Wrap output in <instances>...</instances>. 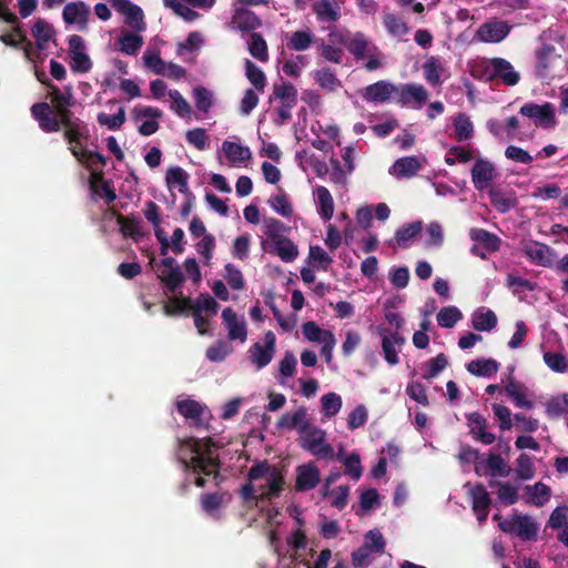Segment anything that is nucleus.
<instances>
[{
    "mask_svg": "<svg viewBox=\"0 0 568 568\" xmlns=\"http://www.w3.org/2000/svg\"><path fill=\"white\" fill-rule=\"evenodd\" d=\"M284 484L285 481L282 473L274 468L268 476L267 490L260 495V499L270 500L272 498L278 497L284 488Z\"/></svg>",
    "mask_w": 568,
    "mask_h": 568,
    "instance_id": "obj_39",
    "label": "nucleus"
},
{
    "mask_svg": "<svg viewBox=\"0 0 568 568\" xmlns=\"http://www.w3.org/2000/svg\"><path fill=\"white\" fill-rule=\"evenodd\" d=\"M31 32L36 38V45L39 50H43L44 44L49 42L55 33L53 26L42 18H38L34 21Z\"/></svg>",
    "mask_w": 568,
    "mask_h": 568,
    "instance_id": "obj_30",
    "label": "nucleus"
},
{
    "mask_svg": "<svg viewBox=\"0 0 568 568\" xmlns=\"http://www.w3.org/2000/svg\"><path fill=\"white\" fill-rule=\"evenodd\" d=\"M510 32V27L506 21L486 22L477 30V37L484 42L497 43L503 41Z\"/></svg>",
    "mask_w": 568,
    "mask_h": 568,
    "instance_id": "obj_16",
    "label": "nucleus"
},
{
    "mask_svg": "<svg viewBox=\"0 0 568 568\" xmlns=\"http://www.w3.org/2000/svg\"><path fill=\"white\" fill-rule=\"evenodd\" d=\"M316 197L320 205L318 214L324 221H329L334 214V200L325 186L316 187Z\"/></svg>",
    "mask_w": 568,
    "mask_h": 568,
    "instance_id": "obj_41",
    "label": "nucleus"
},
{
    "mask_svg": "<svg viewBox=\"0 0 568 568\" xmlns=\"http://www.w3.org/2000/svg\"><path fill=\"white\" fill-rule=\"evenodd\" d=\"M488 196L491 205L499 213L509 212L518 203L517 197L514 195V193L507 194L495 187L489 189Z\"/></svg>",
    "mask_w": 568,
    "mask_h": 568,
    "instance_id": "obj_26",
    "label": "nucleus"
},
{
    "mask_svg": "<svg viewBox=\"0 0 568 568\" xmlns=\"http://www.w3.org/2000/svg\"><path fill=\"white\" fill-rule=\"evenodd\" d=\"M344 474L351 479L357 481L363 475V467L361 464V457L357 453L353 452L343 459Z\"/></svg>",
    "mask_w": 568,
    "mask_h": 568,
    "instance_id": "obj_56",
    "label": "nucleus"
},
{
    "mask_svg": "<svg viewBox=\"0 0 568 568\" xmlns=\"http://www.w3.org/2000/svg\"><path fill=\"white\" fill-rule=\"evenodd\" d=\"M314 80L322 89L329 92H334L342 87L341 80L327 67L316 70L314 73Z\"/></svg>",
    "mask_w": 568,
    "mask_h": 568,
    "instance_id": "obj_38",
    "label": "nucleus"
},
{
    "mask_svg": "<svg viewBox=\"0 0 568 568\" xmlns=\"http://www.w3.org/2000/svg\"><path fill=\"white\" fill-rule=\"evenodd\" d=\"M275 343L274 333L268 331L265 334L264 344L256 342L250 347V358L256 368L261 369L272 362L275 353Z\"/></svg>",
    "mask_w": 568,
    "mask_h": 568,
    "instance_id": "obj_6",
    "label": "nucleus"
},
{
    "mask_svg": "<svg viewBox=\"0 0 568 568\" xmlns=\"http://www.w3.org/2000/svg\"><path fill=\"white\" fill-rule=\"evenodd\" d=\"M497 325V316L491 310H477L473 315V327L479 332H489Z\"/></svg>",
    "mask_w": 568,
    "mask_h": 568,
    "instance_id": "obj_36",
    "label": "nucleus"
},
{
    "mask_svg": "<svg viewBox=\"0 0 568 568\" xmlns=\"http://www.w3.org/2000/svg\"><path fill=\"white\" fill-rule=\"evenodd\" d=\"M54 110L47 102L34 103L31 106V114L38 121L40 129L45 133H53L60 131V122H58L57 114L53 115Z\"/></svg>",
    "mask_w": 568,
    "mask_h": 568,
    "instance_id": "obj_11",
    "label": "nucleus"
},
{
    "mask_svg": "<svg viewBox=\"0 0 568 568\" xmlns=\"http://www.w3.org/2000/svg\"><path fill=\"white\" fill-rule=\"evenodd\" d=\"M375 552L368 548V545H362L359 548L354 550L351 555L352 566L354 568H366L374 560Z\"/></svg>",
    "mask_w": 568,
    "mask_h": 568,
    "instance_id": "obj_61",
    "label": "nucleus"
},
{
    "mask_svg": "<svg viewBox=\"0 0 568 568\" xmlns=\"http://www.w3.org/2000/svg\"><path fill=\"white\" fill-rule=\"evenodd\" d=\"M111 6L121 14L125 16V23L142 31L145 28L142 9L130 0H109Z\"/></svg>",
    "mask_w": 568,
    "mask_h": 568,
    "instance_id": "obj_8",
    "label": "nucleus"
},
{
    "mask_svg": "<svg viewBox=\"0 0 568 568\" xmlns=\"http://www.w3.org/2000/svg\"><path fill=\"white\" fill-rule=\"evenodd\" d=\"M273 97L281 100V104H297V90L290 82H280L273 85Z\"/></svg>",
    "mask_w": 568,
    "mask_h": 568,
    "instance_id": "obj_48",
    "label": "nucleus"
},
{
    "mask_svg": "<svg viewBox=\"0 0 568 568\" xmlns=\"http://www.w3.org/2000/svg\"><path fill=\"white\" fill-rule=\"evenodd\" d=\"M90 9L83 1H71L67 3L62 11V18L65 24H79L83 29L88 22Z\"/></svg>",
    "mask_w": 568,
    "mask_h": 568,
    "instance_id": "obj_17",
    "label": "nucleus"
},
{
    "mask_svg": "<svg viewBox=\"0 0 568 568\" xmlns=\"http://www.w3.org/2000/svg\"><path fill=\"white\" fill-rule=\"evenodd\" d=\"M233 22L242 31H254L262 24V21L253 11L244 8L236 9Z\"/></svg>",
    "mask_w": 568,
    "mask_h": 568,
    "instance_id": "obj_33",
    "label": "nucleus"
},
{
    "mask_svg": "<svg viewBox=\"0 0 568 568\" xmlns=\"http://www.w3.org/2000/svg\"><path fill=\"white\" fill-rule=\"evenodd\" d=\"M462 318L463 314L456 306H445L439 310L436 316L437 324L444 328L454 327Z\"/></svg>",
    "mask_w": 568,
    "mask_h": 568,
    "instance_id": "obj_47",
    "label": "nucleus"
},
{
    "mask_svg": "<svg viewBox=\"0 0 568 568\" xmlns=\"http://www.w3.org/2000/svg\"><path fill=\"white\" fill-rule=\"evenodd\" d=\"M506 286L513 291L514 294L524 292H532L536 288V284L531 281L509 273L506 278Z\"/></svg>",
    "mask_w": 568,
    "mask_h": 568,
    "instance_id": "obj_59",
    "label": "nucleus"
},
{
    "mask_svg": "<svg viewBox=\"0 0 568 568\" xmlns=\"http://www.w3.org/2000/svg\"><path fill=\"white\" fill-rule=\"evenodd\" d=\"M469 235L474 242L481 244L488 252H496L500 247V239L485 229H471Z\"/></svg>",
    "mask_w": 568,
    "mask_h": 568,
    "instance_id": "obj_34",
    "label": "nucleus"
},
{
    "mask_svg": "<svg viewBox=\"0 0 568 568\" xmlns=\"http://www.w3.org/2000/svg\"><path fill=\"white\" fill-rule=\"evenodd\" d=\"M274 246L275 253L285 263L293 262L298 255L297 246L288 237L280 239Z\"/></svg>",
    "mask_w": 568,
    "mask_h": 568,
    "instance_id": "obj_51",
    "label": "nucleus"
},
{
    "mask_svg": "<svg viewBox=\"0 0 568 568\" xmlns=\"http://www.w3.org/2000/svg\"><path fill=\"white\" fill-rule=\"evenodd\" d=\"M471 75L483 82L491 83L495 81L494 58L484 59L476 63L471 70Z\"/></svg>",
    "mask_w": 568,
    "mask_h": 568,
    "instance_id": "obj_50",
    "label": "nucleus"
},
{
    "mask_svg": "<svg viewBox=\"0 0 568 568\" xmlns=\"http://www.w3.org/2000/svg\"><path fill=\"white\" fill-rule=\"evenodd\" d=\"M396 94V85L381 80L366 88L365 100L383 103Z\"/></svg>",
    "mask_w": 568,
    "mask_h": 568,
    "instance_id": "obj_21",
    "label": "nucleus"
},
{
    "mask_svg": "<svg viewBox=\"0 0 568 568\" xmlns=\"http://www.w3.org/2000/svg\"><path fill=\"white\" fill-rule=\"evenodd\" d=\"M90 138L88 124L79 118L70 125L64 128L63 139L70 145L69 151H81L84 148V142Z\"/></svg>",
    "mask_w": 568,
    "mask_h": 568,
    "instance_id": "obj_12",
    "label": "nucleus"
},
{
    "mask_svg": "<svg viewBox=\"0 0 568 568\" xmlns=\"http://www.w3.org/2000/svg\"><path fill=\"white\" fill-rule=\"evenodd\" d=\"M323 414L326 417L335 416L342 408V398L336 393H327L321 398Z\"/></svg>",
    "mask_w": 568,
    "mask_h": 568,
    "instance_id": "obj_63",
    "label": "nucleus"
},
{
    "mask_svg": "<svg viewBox=\"0 0 568 568\" xmlns=\"http://www.w3.org/2000/svg\"><path fill=\"white\" fill-rule=\"evenodd\" d=\"M312 10L321 23H335L341 19V7L337 0H318Z\"/></svg>",
    "mask_w": 568,
    "mask_h": 568,
    "instance_id": "obj_18",
    "label": "nucleus"
},
{
    "mask_svg": "<svg viewBox=\"0 0 568 568\" xmlns=\"http://www.w3.org/2000/svg\"><path fill=\"white\" fill-rule=\"evenodd\" d=\"M467 425L469 426V434L471 437L484 445H490L496 440V436L488 432V420L484 415L478 412L468 413L465 415Z\"/></svg>",
    "mask_w": 568,
    "mask_h": 568,
    "instance_id": "obj_7",
    "label": "nucleus"
},
{
    "mask_svg": "<svg viewBox=\"0 0 568 568\" xmlns=\"http://www.w3.org/2000/svg\"><path fill=\"white\" fill-rule=\"evenodd\" d=\"M523 251L531 262L538 265L550 267L552 264L550 257L552 251L546 244L530 241L524 245Z\"/></svg>",
    "mask_w": 568,
    "mask_h": 568,
    "instance_id": "obj_20",
    "label": "nucleus"
},
{
    "mask_svg": "<svg viewBox=\"0 0 568 568\" xmlns=\"http://www.w3.org/2000/svg\"><path fill=\"white\" fill-rule=\"evenodd\" d=\"M485 469L488 470V476L490 477H508L511 473V467L508 463L496 453L488 454Z\"/></svg>",
    "mask_w": 568,
    "mask_h": 568,
    "instance_id": "obj_31",
    "label": "nucleus"
},
{
    "mask_svg": "<svg viewBox=\"0 0 568 568\" xmlns=\"http://www.w3.org/2000/svg\"><path fill=\"white\" fill-rule=\"evenodd\" d=\"M187 310H192V300L189 296L171 297L163 306V311L168 316H176Z\"/></svg>",
    "mask_w": 568,
    "mask_h": 568,
    "instance_id": "obj_53",
    "label": "nucleus"
},
{
    "mask_svg": "<svg viewBox=\"0 0 568 568\" xmlns=\"http://www.w3.org/2000/svg\"><path fill=\"white\" fill-rule=\"evenodd\" d=\"M125 119V110L123 106H121L113 115L101 112L97 116V121L100 125L106 126L112 131L119 130L124 124Z\"/></svg>",
    "mask_w": 568,
    "mask_h": 568,
    "instance_id": "obj_54",
    "label": "nucleus"
},
{
    "mask_svg": "<svg viewBox=\"0 0 568 568\" xmlns=\"http://www.w3.org/2000/svg\"><path fill=\"white\" fill-rule=\"evenodd\" d=\"M316 45L320 51L321 57H323L326 61L341 64L343 60V49L339 47H335L331 43H326L324 39L318 38L316 40Z\"/></svg>",
    "mask_w": 568,
    "mask_h": 568,
    "instance_id": "obj_52",
    "label": "nucleus"
},
{
    "mask_svg": "<svg viewBox=\"0 0 568 568\" xmlns=\"http://www.w3.org/2000/svg\"><path fill=\"white\" fill-rule=\"evenodd\" d=\"M455 139L458 142L469 140L474 135V125L469 116L465 113H458L453 122Z\"/></svg>",
    "mask_w": 568,
    "mask_h": 568,
    "instance_id": "obj_40",
    "label": "nucleus"
},
{
    "mask_svg": "<svg viewBox=\"0 0 568 568\" xmlns=\"http://www.w3.org/2000/svg\"><path fill=\"white\" fill-rule=\"evenodd\" d=\"M205 408L206 407L204 405L192 398H185L176 402L178 413L184 418L193 420L195 425L202 424V415L204 414Z\"/></svg>",
    "mask_w": 568,
    "mask_h": 568,
    "instance_id": "obj_22",
    "label": "nucleus"
},
{
    "mask_svg": "<svg viewBox=\"0 0 568 568\" xmlns=\"http://www.w3.org/2000/svg\"><path fill=\"white\" fill-rule=\"evenodd\" d=\"M295 490L307 491L315 488L321 481V473L317 466L310 462L307 464L298 465L295 469Z\"/></svg>",
    "mask_w": 568,
    "mask_h": 568,
    "instance_id": "obj_10",
    "label": "nucleus"
},
{
    "mask_svg": "<svg viewBox=\"0 0 568 568\" xmlns=\"http://www.w3.org/2000/svg\"><path fill=\"white\" fill-rule=\"evenodd\" d=\"M158 277L171 293H174L185 281L180 266L172 270H161Z\"/></svg>",
    "mask_w": 568,
    "mask_h": 568,
    "instance_id": "obj_43",
    "label": "nucleus"
},
{
    "mask_svg": "<svg viewBox=\"0 0 568 568\" xmlns=\"http://www.w3.org/2000/svg\"><path fill=\"white\" fill-rule=\"evenodd\" d=\"M222 149L227 160L232 163H242L251 159L252 153L247 146H243L239 143L224 141Z\"/></svg>",
    "mask_w": 568,
    "mask_h": 568,
    "instance_id": "obj_37",
    "label": "nucleus"
},
{
    "mask_svg": "<svg viewBox=\"0 0 568 568\" xmlns=\"http://www.w3.org/2000/svg\"><path fill=\"white\" fill-rule=\"evenodd\" d=\"M232 346L225 341H217L206 349L209 361L217 363L226 358L232 353Z\"/></svg>",
    "mask_w": 568,
    "mask_h": 568,
    "instance_id": "obj_62",
    "label": "nucleus"
},
{
    "mask_svg": "<svg viewBox=\"0 0 568 568\" xmlns=\"http://www.w3.org/2000/svg\"><path fill=\"white\" fill-rule=\"evenodd\" d=\"M230 499V496L227 494H220V493H210V494H203L201 496V507L202 509L213 516L214 511H216L223 504L227 503Z\"/></svg>",
    "mask_w": 568,
    "mask_h": 568,
    "instance_id": "obj_49",
    "label": "nucleus"
},
{
    "mask_svg": "<svg viewBox=\"0 0 568 568\" xmlns=\"http://www.w3.org/2000/svg\"><path fill=\"white\" fill-rule=\"evenodd\" d=\"M318 38L311 30H296L290 34L286 41V47L293 51H305L313 43L316 44Z\"/></svg>",
    "mask_w": 568,
    "mask_h": 568,
    "instance_id": "obj_25",
    "label": "nucleus"
},
{
    "mask_svg": "<svg viewBox=\"0 0 568 568\" xmlns=\"http://www.w3.org/2000/svg\"><path fill=\"white\" fill-rule=\"evenodd\" d=\"M422 165L416 156H404L395 161L392 166L390 173L397 178L414 176Z\"/></svg>",
    "mask_w": 568,
    "mask_h": 568,
    "instance_id": "obj_28",
    "label": "nucleus"
},
{
    "mask_svg": "<svg viewBox=\"0 0 568 568\" xmlns=\"http://www.w3.org/2000/svg\"><path fill=\"white\" fill-rule=\"evenodd\" d=\"M248 51L252 57L260 60L261 62H266L268 60V49L266 41L264 40L263 36L258 32L251 33Z\"/></svg>",
    "mask_w": 568,
    "mask_h": 568,
    "instance_id": "obj_46",
    "label": "nucleus"
},
{
    "mask_svg": "<svg viewBox=\"0 0 568 568\" xmlns=\"http://www.w3.org/2000/svg\"><path fill=\"white\" fill-rule=\"evenodd\" d=\"M424 78L432 85H438L442 83L440 73L444 71V67L440 60L436 57H429L423 64Z\"/></svg>",
    "mask_w": 568,
    "mask_h": 568,
    "instance_id": "obj_45",
    "label": "nucleus"
},
{
    "mask_svg": "<svg viewBox=\"0 0 568 568\" xmlns=\"http://www.w3.org/2000/svg\"><path fill=\"white\" fill-rule=\"evenodd\" d=\"M467 371L475 376L491 377L499 369V363L494 358H478L466 365Z\"/></svg>",
    "mask_w": 568,
    "mask_h": 568,
    "instance_id": "obj_27",
    "label": "nucleus"
},
{
    "mask_svg": "<svg viewBox=\"0 0 568 568\" xmlns=\"http://www.w3.org/2000/svg\"><path fill=\"white\" fill-rule=\"evenodd\" d=\"M496 169L494 164L486 159H477L471 169V181L477 191H484L490 186L496 178Z\"/></svg>",
    "mask_w": 568,
    "mask_h": 568,
    "instance_id": "obj_9",
    "label": "nucleus"
},
{
    "mask_svg": "<svg viewBox=\"0 0 568 568\" xmlns=\"http://www.w3.org/2000/svg\"><path fill=\"white\" fill-rule=\"evenodd\" d=\"M422 222L416 221L413 223H409L408 225L400 227L395 233V240L399 246H405L406 243L416 237L419 232L422 231Z\"/></svg>",
    "mask_w": 568,
    "mask_h": 568,
    "instance_id": "obj_60",
    "label": "nucleus"
},
{
    "mask_svg": "<svg viewBox=\"0 0 568 568\" xmlns=\"http://www.w3.org/2000/svg\"><path fill=\"white\" fill-rule=\"evenodd\" d=\"M466 487H468V495L471 500L473 510H484L490 508L491 498L486 487L481 483H476L475 485L467 483Z\"/></svg>",
    "mask_w": 568,
    "mask_h": 568,
    "instance_id": "obj_24",
    "label": "nucleus"
},
{
    "mask_svg": "<svg viewBox=\"0 0 568 568\" xmlns=\"http://www.w3.org/2000/svg\"><path fill=\"white\" fill-rule=\"evenodd\" d=\"M72 155L80 164L84 165L87 169H92L95 163H99L102 166L106 164V158L102 153L88 150L85 146L81 151L72 150Z\"/></svg>",
    "mask_w": 568,
    "mask_h": 568,
    "instance_id": "obj_42",
    "label": "nucleus"
},
{
    "mask_svg": "<svg viewBox=\"0 0 568 568\" xmlns=\"http://www.w3.org/2000/svg\"><path fill=\"white\" fill-rule=\"evenodd\" d=\"M222 318L227 328L229 339L244 343L247 338L245 321L243 318H239L236 313L231 307L223 310Z\"/></svg>",
    "mask_w": 568,
    "mask_h": 568,
    "instance_id": "obj_14",
    "label": "nucleus"
},
{
    "mask_svg": "<svg viewBox=\"0 0 568 568\" xmlns=\"http://www.w3.org/2000/svg\"><path fill=\"white\" fill-rule=\"evenodd\" d=\"M48 87L50 89L49 97L53 108L75 105L77 101L73 97L71 85L65 87L63 91L52 83H48Z\"/></svg>",
    "mask_w": 568,
    "mask_h": 568,
    "instance_id": "obj_35",
    "label": "nucleus"
},
{
    "mask_svg": "<svg viewBox=\"0 0 568 568\" xmlns=\"http://www.w3.org/2000/svg\"><path fill=\"white\" fill-rule=\"evenodd\" d=\"M378 333L382 336V349L385 361L392 366L398 364L399 358L395 345L399 347L404 345L405 337L397 331L390 332L386 328H379Z\"/></svg>",
    "mask_w": 568,
    "mask_h": 568,
    "instance_id": "obj_13",
    "label": "nucleus"
},
{
    "mask_svg": "<svg viewBox=\"0 0 568 568\" xmlns=\"http://www.w3.org/2000/svg\"><path fill=\"white\" fill-rule=\"evenodd\" d=\"M245 74L248 81L257 91L264 90L266 85V77L264 72L251 60L245 61Z\"/></svg>",
    "mask_w": 568,
    "mask_h": 568,
    "instance_id": "obj_57",
    "label": "nucleus"
},
{
    "mask_svg": "<svg viewBox=\"0 0 568 568\" xmlns=\"http://www.w3.org/2000/svg\"><path fill=\"white\" fill-rule=\"evenodd\" d=\"M308 263H318V268L327 271L333 263V258L321 246L314 245L310 247Z\"/></svg>",
    "mask_w": 568,
    "mask_h": 568,
    "instance_id": "obj_64",
    "label": "nucleus"
},
{
    "mask_svg": "<svg viewBox=\"0 0 568 568\" xmlns=\"http://www.w3.org/2000/svg\"><path fill=\"white\" fill-rule=\"evenodd\" d=\"M346 49L355 60H363L368 52L377 51V47L375 44H371L362 32H356L351 37Z\"/></svg>",
    "mask_w": 568,
    "mask_h": 568,
    "instance_id": "obj_23",
    "label": "nucleus"
},
{
    "mask_svg": "<svg viewBox=\"0 0 568 568\" xmlns=\"http://www.w3.org/2000/svg\"><path fill=\"white\" fill-rule=\"evenodd\" d=\"M526 490L529 495L527 503H531L537 507L544 506L551 496V489L546 484L539 481L532 486H526Z\"/></svg>",
    "mask_w": 568,
    "mask_h": 568,
    "instance_id": "obj_44",
    "label": "nucleus"
},
{
    "mask_svg": "<svg viewBox=\"0 0 568 568\" xmlns=\"http://www.w3.org/2000/svg\"><path fill=\"white\" fill-rule=\"evenodd\" d=\"M519 113L534 119L536 125H540L544 129L554 128L557 123L555 106L550 102H545L544 104L526 103L520 108Z\"/></svg>",
    "mask_w": 568,
    "mask_h": 568,
    "instance_id": "obj_5",
    "label": "nucleus"
},
{
    "mask_svg": "<svg viewBox=\"0 0 568 568\" xmlns=\"http://www.w3.org/2000/svg\"><path fill=\"white\" fill-rule=\"evenodd\" d=\"M277 428L296 429L302 436L311 426L307 418V409L298 407L294 413H285L276 423Z\"/></svg>",
    "mask_w": 568,
    "mask_h": 568,
    "instance_id": "obj_15",
    "label": "nucleus"
},
{
    "mask_svg": "<svg viewBox=\"0 0 568 568\" xmlns=\"http://www.w3.org/2000/svg\"><path fill=\"white\" fill-rule=\"evenodd\" d=\"M166 185L169 187L178 186L183 195H191L192 192L189 187V174L180 166H172L168 170L165 176Z\"/></svg>",
    "mask_w": 568,
    "mask_h": 568,
    "instance_id": "obj_29",
    "label": "nucleus"
},
{
    "mask_svg": "<svg viewBox=\"0 0 568 568\" xmlns=\"http://www.w3.org/2000/svg\"><path fill=\"white\" fill-rule=\"evenodd\" d=\"M495 81L507 87L516 85L520 80V74L513 64L504 58H494Z\"/></svg>",
    "mask_w": 568,
    "mask_h": 568,
    "instance_id": "obj_19",
    "label": "nucleus"
},
{
    "mask_svg": "<svg viewBox=\"0 0 568 568\" xmlns=\"http://www.w3.org/2000/svg\"><path fill=\"white\" fill-rule=\"evenodd\" d=\"M301 447L318 459L332 460L335 457L333 446L326 442V432L312 425L301 436Z\"/></svg>",
    "mask_w": 568,
    "mask_h": 568,
    "instance_id": "obj_2",
    "label": "nucleus"
},
{
    "mask_svg": "<svg viewBox=\"0 0 568 568\" xmlns=\"http://www.w3.org/2000/svg\"><path fill=\"white\" fill-rule=\"evenodd\" d=\"M426 88L418 83H404L396 85L394 100L403 108L420 109L428 100Z\"/></svg>",
    "mask_w": 568,
    "mask_h": 568,
    "instance_id": "obj_4",
    "label": "nucleus"
},
{
    "mask_svg": "<svg viewBox=\"0 0 568 568\" xmlns=\"http://www.w3.org/2000/svg\"><path fill=\"white\" fill-rule=\"evenodd\" d=\"M264 223V234L273 241V244L276 243L280 239H284V232L287 231V227L280 220L274 217H265L263 220Z\"/></svg>",
    "mask_w": 568,
    "mask_h": 568,
    "instance_id": "obj_58",
    "label": "nucleus"
},
{
    "mask_svg": "<svg viewBox=\"0 0 568 568\" xmlns=\"http://www.w3.org/2000/svg\"><path fill=\"white\" fill-rule=\"evenodd\" d=\"M178 459L182 463L184 470L194 474L220 476L221 460L213 456V448L216 446L212 438L179 439Z\"/></svg>",
    "mask_w": 568,
    "mask_h": 568,
    "instance_id": "obj_1",
    "label": "nucleus"
},
{
    "mask_svg": "<svg viewBox=\"0 0 568 568\" xmlns=\"http://www.w3.org/2000/svg\"><path fill=\"white\" fill-rule=\"evenodd\" d=\"M268 204L276 213L283 217H291L293 215V206L283 190H281V192L275 196H272L268 200Z\"/></svg>",
    "mask_w": 568,
    "mask_h": 568,
    "instance_id": "obj_55",
    "label": "nucleus"
},
{
    "mask_svg": "<svg viewBox=\"0 0 568 568\" xmlns=\"http://www.w3.org/2000/svg\"><path fill=\"white\" fill-rule=\"evenodd\" d=\"M499 529L506 534H514L525 541L536 540L538 526L528 515L514 514L499 523Z\"/></svg>",
    "mask_w": 568,
    "mask_h": 568,
    "instance_id": "obj_3",
    "label": "nucleus"
},
{
    "mask_svg": "<svg viewBox=\"0 0 568 568\" xmlns=\"http://www.w3.org/2000/svg\"><path fill=\"white\" fill-rule=\"evenodd\" d=\"M116 223L120 225V231L124 237H131L133 240L140 239L143 234L141 233V219L134 215L124 216L122 214L116 215Z\"/></svg>",
    "mask_w": 568,
    "mask_h": 568,
    "instance_id": "obj_32",
    "label": "nucleus"
}]
</instances>
